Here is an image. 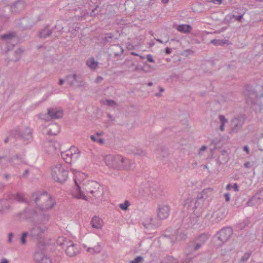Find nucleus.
Segmentation results:
<instances>
[{
    "mask_svg": "<svg viewBox=\"0 0 263 263\" xmlns=\"http://www.w3.org/2000/svg\"><path fill=\"white\" fill-rule=\"evenodd\" d=\"M105 162L109 167L117 170H128L134 164L129 159L120 155L107 156Z\"/></svg>",
    "mask_w": 263,
    "mask_h": 263,
    "instance_id": "f257e3e1",
    "label": "nucleus"
},
{
    "mask_svg": "<svg viewBox=\"0 0 263 263\" xmlns=\"http://www.w3.org/2000/svg\"><path fill=\"white\" fill-rule=\"evenodd\" d=\"M31 200L34 201L41 211L51 209L55 204L54 199L47 192L33 193Z\"/></svg>",
    "mask_w": 263,
    "mask_h": 263,
    "instance_id": "f03ea898",
    "label": "nucleus"
},
{
    "mask_svg": "<svg viewBox=\"0 0 263 263\" xmlns=\"http://www.w3.org/2000/svg\"><path fill=\"white\" fill-rule=\"evenodd\" d=\"M24 214L26 220L33 223H46L50 219L49 214L37 213L35 210L29 208L24 209Z\"/></svg>",
    "mask_w": 263,
    "mask_h": 263,
    "instance_id": "7ed1b4c3",
    "label": "nucleus"
},
{
    "mask_svg": "<svg viewBox=\"0 0 263 263\" xmlns=\"http://www.w3.org/2000/svg\"><path fill=\"white\" fill-rule=\"evenodd\" d=\"M57 242L65 250L66 254L73 257L78 254L80 252L79 245L74 243L71 240L64 237H59Z\"/></svg>",
    "mask_w": 263,
    "mask_h": 263,
    "instance_id": "20e7f679",
    "label": "nucleus"
},
{
    "mask_svg": "<svg viewBox=\"0 0 263 263\" xmlns=\"http://www.w3.org/2000/svg\"><path fill=\"white\" fill-rule=\"evenodd\" d=\"M51 176L55 181L62 183L67 180L68 172L63 165L57 163L51 168Z\"/></svg>",
    "mask_w": 263,
    "mask_h": 263,
    "instance_id": "39448f33",
    "label": "nucleus"
},
{
    "mask_svg": "<svg viewBox=\"0 0 263 263\" xmlns=\"http://www.w3.org/2000/svg\"><path fill=\"white\" fill-rule=\"evenodd\" d=\"M208 238L209 236L207 234L205 233L200 234L188 243L187 248L188 252L193 254L205 243Z\"/></svg>",
    "mask_w": 263,
    "mask_h": 263,
    "instance_id": "423d86ee",
    "label": "nucleus"
},
{
    "mask_svg": "<svg viewBox=\"0 0 263 263\" xmlns=\"http://www.w3.org/2000/svg\"><path fill=\"white\" fill-rule=\"evenodd\" d=\"M34 226L30 229L29 235L34 239L39 240L44 236L47 228L45 223H34Z\"/></svg>",
    "mask_w": 263,
    "mask_h": 263,
    "instance_id": "0eeeda50",
    "label": "nucleus"
},
{
    "mask_svg": "<svg viewBox=\"0 0 263 263\" xmlns=\"http://www.w3.org/2000/svg\"><path fill=\"white\" fill-rule=\"evenodd\" d=\"M65 80L69 85L73 88H80L85 86L81 75L76 73L66 76Z\"/></svg>",
    "mask_w": 263,
    "mask_h": 263,
    "instance_id": "6e6552de",
    "label": "nucleus"
},
{
    "mask_svg": "<svg viewBox=\"0 0 263 263\" xmlns=\"http://www.w3.org/2000/svg\"><path fill=\"white\" fill-rule=\"evenodd\" d=\"M233 234V229L230 227H226L221 229L216 234L217 238L219 242L218 246H222L227 242L231 237Z\"/></svg>",
    "mask_w": 263,
    "mask_h": 263,
    "instance_id": "1a4fd4ad",
    "label": "nucleus"
},
{
    "mask_svg": "<svg viewBox=\"0 0 263 263\" xmlns=\"http://www.w3.org/2000/svg\"><path fill=\"white\" fill-rule=\"evenodd\" d=\"M246 120L245 115H238L232 118L231 121V129L233 133H237L242 128Z\"/></svg>",
    "mask_w": 263,
    "mask_h": 263,
    "instance_id": "9d476101",
    "label": "nucleus"
},
{
    "mask_svg": "<svg viewBox=\"0 0 263 263\" xmlns=\"http://www.w3.org/2000/svg\"><path fill=\"white\" fill-rule=\"evenodd\" d=\"M86 192L90 197H93L95 198H99L102 195V192L100 185L96 182L91 181L89 183L85 188Z\"/></svg>",
    "mask_w": 263,
    "mask_h": 263,
    "instance_id": "9b49d317",
    "label": "nucleus"
},
{
    "mask_svg": "<svg viewBox=\"0 0 263 263\" xmlns=\"http://www.w3.org/2000/svg\"><path fill=\"white\" fill-rule=\"evenodd\" d=\"M32 129L30 127L26 126L24 128H18L16 130L12 132L11 135L15 137L21 138L25 140H30L32 138Z\"/></svg>",
    "mask_w": 263,
    "mask_h": 263,
    "instance_id": "f8f14e48",
    "label": "nucleus"
},
{
    "mask_svg": "<svg viewBox=\"0 0 263 263\" xmlns=\"http://www.w3.org/2000/svg\"><path fill=\"white\" fill-rule=\"evenodd\" d=\"M61 156L66 163H71L72 160H76L80 156V152L75 147H71L69 149L61 152Z\"/></svg>",
    "mask_w": 263,
    "mask_h": 263,
    "instance_id": "ddd939ff",
    "label": "nucleus"
},
{
    "mask_svg": "<svg viewBox=\"0 0 263 263\" xmlns=\"http://www.w3.org/2000/svg\"><path fill=\"white\" fill-rule=\"evenodd\" d=\"M60 144L56 141H46L44 142V148L46 153L50 155L55 154L59 149Z\"/></svg>",
    "mask_w": 263,
    "mask_h": 263,
    "instance_id": "4468645a",
    "label": "nucleus"
},
{
    "mask_svg": "<svg viewBox=\"0 0 263 263\" xmlns=\"http://www.w3.org/2000/svg\"><path fill=\"white\" fill-rule=\"evenodd\" d=\"M34 259L37 263H51V260L50 258L41 250L36 251L35 252L34 254Z\"/></svg>",
    "mask_w": 263,
    "mask_h": 263,
    "instance_id": "2eb2a0df",
    "label": "nucleus"
},
{
    "mask_svg": "<svg viewBox=\"0 0 263 263\" xmlns=\"http://www.w3.org/2000/svg\"><path fill=\"white\" fill-rule=\"evenodd\" d=\"M170 208L168 205L160 204L157 209V215L159 219H165L170 215Z\"/></svg>",
    "mask_w": 263,
    "mask_h": 263,
    "instance_id": "dca6fc26",
    "label": "nucleus"
},
{
    "mask_svg": "<svg viewBox=\"0 0 263 263\" xmlns=\"http://www.w3.org/2000/svg\"><path fill=\"white\" fill-rule=\"evenodd\" d=\"M259 200H263V187L248 201L247 204L248 206H254Z\"/></svg>",
    "mask_w": 263,
    "mask_h": 263,
    "instance_id": "f3484780",
    "label": "nucleus"
},
{
    "mask_svg": "<svg viewBox=\"0 0 263 263\" xmlns=\"http://www.w3.org/2000/svg\"><path fill=\"white\" fill-rule=\"evenodd\" d=\"M48 114L50 120L62 118L63 116V110L57 108H49Z\"/></svg>",
    "mask_w": 263,
    "mask_h": 263,
    "instance_id": "a211bd4d",
    "label": "nucleus"
},
{
    "mask_svg": "<svg viewBox=\"0 0 263 263\" xmlns=\"http://www.w3.org/2000/svg\"><path fill=\"white\" fill-rule=\"evenodd\" d=\"M151 191L147 188L146 184H143L137 192L135 193V196L136 198H144L147 197Z\"/></svg>",
    "mask_w": 263,
    "mask_h": 263,
    "instance_id": "6ab92c4d",
    "label": "nucleus"
},
{
    "mask_svg": "<svg viewBox=\"0 0 263 263\" xmlns=\"http://www.w3.org/2000/svg\"><path fill=\"white\" fill-rule=\"evenodd\" d=\"M25 2L23 0H17L11 6V11L13 13H19L25 8Z\"/></svg>",
    "mask_w": 263,
    "mask_h": 263,
    "instance_id": "aec40b11",
    "label": "nucleus"
},
{
    "mask_svg": "<svg viewBox=\"0 0 263 263\" xmlns=\"http://www.w3.org/2000/svg\"><path fill=\"white\" fill-rule=\"evenodd\" d=\"M248 98L247 99L246 102L248 104H255L258 98L260 97V96H258L257 92L253 89L248 90Z\"/></svg>",
    "mask_w": 263,
    "mask_h": 263,
    "instance_id": "412c9836",
    "label": "nucleus"
},
{
    "mask_svg": "<svg viewBox=\"0 0 263 263\" xmlns=\"http://www.w3.org/2000/svg\"><path fill=\"white\" fill-rule=\"evenodd\" d=\"M75 182L77 184V187L76 190L72 192L73 196L77 198L83 199L85 200H87L86 196L81 190L80 187L78 185L76 181H75Z\"/></svg>",
    "mask_w": 263,
    "mask_h": 263,
    "instance_id": "4be33fe9",
    "label": "nucleus"
},
{
    "mask_svg": "<svg viewBox=\"0 0 263 263\" xmlns=\"http://www.w3.org/2000/svg\"><path fill=\"white\" fill-rule=\"evenodd\" d=\"M91 224L92 228L100 229L103 226V221L99 217L94 216L91 221Z\"/></svg>",
    "mask_w": 263,
    "mask_h": 263,
    "instance_id": "5701e85b",
    "label": "nucleus"
},
{
    "mask_svg": "<svg viewBox=\"0 0 263 263\" xmlns=\"http://www.w3.org/2000/svg\"><path fill=\"white\" fill-rule=\"evenodd\" d=\"M116 39L114 38V36L111 33H107L103 35L102 37V41L103 44L107 43H111L114 41V40Z\"/></svg>",
    "mask_w": 263,
    "mask_h": 263,
    "instance_id": "b1692460",
    "label": "nucleus"
},
{
    "mask_svg": "<svg viewBox=\"0 0 263 263\" xmlns=\"http://www.w3.org/2000/svg\"><path fill=\"white\" fill-rule=\"evenodd\" d=\"M49 26L47 25L44 29H42L39 33V36L41 38L45 39L51 35L53 32V29H49Z\"/></svg>",
    "mask_w": 263,
    "mask_h": 263,
    "instance_id": "393cba45",
    "label": "nucleus"
},
{
    "mask_svg": "<svg viewBox=\"0 0 263 263\" xmlns=\"http://www.w3.org/2000/svg\"><path fill=\"white\" fill-rule=\"evenodd\" d=\"M124 50L123 48L119 45H115L112 49V54L114 57H118L123 54Z\"/></svg>",
    "mask_w": 263,
    "mask_h": 263,
    "instance_id": "a878e982",
    "label": "nucleus"
},
{
    "mask_svg": "<svg viewBox=\"0 0 263 263\" xmlns=\"http://www.w3.org/2000/svg\"><path fill=\"white\" fill-rule=\"evenodd\" d=\"M59 131V126L57 124H52L49 126L47 134L49 135H56Z\"/></svg>",
    "mask_w": 263,
    "mask_h": 263,
    "instance_id": "bb28decb",
    "label": "nucleus"
},
{
    "mask_svg": "<svg viewBox=\"0 0 263 263\" xmlns=\"http://www.w3.org/2000/svg\"><path fill=\"white\" fill-rule=\"evenodd\" d=\"M13 165H18L22 163V158L18 155H14L8 160Z\"/></svg>",
    "mask_w": 263,
    "mask_h": 263,
    "instance_id": "cd10ccee",
    "label": "nucleus"
},
{
    "mask_svg": "<svg viewBox=\"0 0 263 263\" xmlns=\"http://www.w3.org/2000/svg\"><path fill=\"white\" fill-rule=\"evenodd\" d=\"M177 29L180 32L187 33L191 31L192 27L190 25L183 24L178 26Z\"/></svg>",
    "mask_w": 263,
    "mask_h": 263,
    "instance_id": "c85d7f7f",
    "label": "nucleus"
},
{
    "mask_svg": "<svg viewBox=\"0 0 263 263\" xmlns=\"http://www.w3.org/2000/svg\"><path fill=\"white\" fill-rule=\"evenodd\" d=\"M131 152L135 155L141 157L146 156L147 154L145 150L138 147H134L132 149H131Z\"/></svg>",
    "mask_w": 263,
    "mask_h": 263,
    "instance_id": "c756f323",
    "label": "nucleus"
},
{
    "mask_svg": "<svg viewBox=\"0 0 263 263\" xmlns=\"http://www.w3.org/2000/svg\"><path fill=\"white\" fill-rule=\"evenodd\" d=\"M86 65L92 70L96 69L98 65V62L96 61L93 58L88 59L86 61Z\"/></svg>",
    "mask_w": 263,
    "mask_h": 263,
    "instance_id": "7c9ffc66",
    "label": "nucleus"
},
{
    "mask_svg": "<svg viewBox=\"0 0 263 263\" xmlns=\"http://www.w3.org/2000/svg\"><path fill=\"white\" fill-rule=\"evenodd\" d=\"M211 192V190L210 188L203 190L200 193H199L197 197V199H202V201L204 202V200L206 199L208 196V193Z\"/></svg>",
    "mask_w": 263,
    "mask_h": 263,
    "instance_id": "2f4dec72",
    "label": "nucleus"
},
{
    "mask_svg": "<svg viewBox=\"0 0 263 263\" xmlns=\"http://www.w3.org/2000/svg\"><path fill=\"white\" fill-rule=\"evenodd\" d=\"M9 201L7 199H3L0 200V212H4L9 209Z\"/></svg>",
    "mask_w": 263,
    "mask_h": 263,
    "instance_id": "473e14b6",
    "label": "nucleus"
},
{
    "mask_svg": "<svg viewBox=\"0 0 263 263\" xmlns=\"http://www.w3.org/2000/svg\"><path fill=\"white\" fill-rule=\"evenodd\" d=\"M176 240L180 241L184 240L186 238V234L184 233L181 230L178 229L176 233Z\"/></svg>",
    "mask_w": 263,
    "mask_h": 263,
    "instance_id": "72a5a7b5",
    "label": "nucleus"
},
{
    "mask_svg": "<svg viewBox=\"0 0 263 263\" xmlns=\"http://www.w3.org/2000/svg\"><path fill=\"white\" fill-rule=\"evenodd\" d=\"M192 254L188 252L186 256L181 260L180 263H192L193 259L197 256V255L192 256Z\"/></svg>",
    "mask_w": 263,
    "mask_h": 263,
    "instance_id": "f704fd0d",
    "label": "nucleus"
},
{
    "mask_svg": "<svg viewBox=\"0 0 263 263\" xmlns=\"http://www.w3.org/2000/svg\"><path fill=\"white\" fill-rule=\"evenodd\" d=\"M87 252L90 253H98L101 251V247L100 245L95 246L94 247H88L87 250Z\"/></svg>",
    "mask_w": 263,
    "mask_h": 263,
    "instance_id": "c9c22d12",
    "label": "nucleus"
},
{
    "mask_svg": "<svg viewBox=\"0 0 263 263\" xmlns=\"http://www.w3.org/2000/svg\"><path fill=\"white\" fill-rule=\"evenodd\" d=\"M228 42L229 41L228 40L214 39V40H212L210 41V43H211L214 45H216V46H218V45L223 46L224 44H227Z\"/></svg>",
    "mask_w": 263,
    "mask_h": 263,
    "instance_id": "e433bc0d",
    "label": "nucleus"
},
{
    "mask_svg": "<svg viewBox=\"0 0 263 263\" xmlns=\"http://www.w3.org/2000/svg\"><path fill=\"white\" fill-rule=\"evenodd\" d=\"M221 156H219L218 160L219 161H221V160L222 161H220V163H222L227 162V159L228 158V154H227V152L226 151H221Z\"/></svg>",
    "mask_w": 263,
    "mask_h": 263,
    "instance_id": "4c0bfd02",
    "label": "nucleus"
},
{
    "mask_svg": "<svg viewBox=\"0 0 263 263\" xmlns=\"http://www.w3.org/2000/svg\"><path fill=\"white\" fill-rule=\"evenodd\" d=\"M38 117L39 119L45 120V121H50L49 119V115L48 114V108L47 109V112L46 114L41 113L38 115Z\"/></svg>",
    "mask_w": 263,
    "mask_h": 263,
    "instance_id": "58836bf2",
    "label": "nucleus"
},
{
    "mask_svg": "<svg viewBox=\"0 0 263 263\" xmlns=\"http://www.w3.org/2000/svg\"><path fill=\"white\" fill-rule=\"evenodd\" d=\"M22 53V50L21 49L18 48L16 49L14 52V55L15 57V59L13 60L14 61H18L21 58V55Z\"/></svg>",
    "mask_w": 263,
    "mask_h": 263,
    "instance_id": "ea45409f",
    "label": "nucleus"
},
{
    "mask_svg": "<svg viewBox=\"0 0 263 263\" xmlns=\"http://www.w3.org/2000/svg\"><path fill=\"white\" fill-rule=\"evenodd\" d=\"M224 212L222 211L221 210H218L215 213L216 219L218 220H220L221 219H223L224 217Z\"/></svg>",
    "mask_w": 263,
    "mask_h": 263,
    "instance_id": "a19ab883",
    "label": "nucleus"
},
{
    "mask_svg": "<svg viewBox=\"0 0 263 263\" xmlns=\"http://www.w3.org/2000/svg\"><path fill=\"white\" fill-rule=\"evenodd\" d=\"M14 199L20 202H25V199L23 194L17 193L14 195Z\"/></svg>",
    "mask_w": 263,
    "mask_h": 263,
    "instance_id": "79ce46f5",
    "label": "nucleus"
},
{
    "mask_svg": "<svg viewBox=\"0 0 263 263\" xmlns=\"http://www.w3.org/2000/svg\"><path fill=\"white\" fill-rule=\"evenodd\" d=\"M203 203L204 202L202 201V199H197L194 202V206L193 207V209H197L201 207L203 204Z\"/></svg>",
    "mask_w": 263,
    "mask_h": 263,
    "instance_id": "37998d69",
    "label": "nucleus"
},
{
    "mask_svg": "<svg viewBox=\"0 0 263 263\" xmlns=\"http://www.w3.org/2000/svg\"><path fill=\"white\" fill-rule=\"evenodd\" d=\"M29 235L28 232H24L22 233L21 238V242L22 245H25L26 243V237Z\"/></svg>",
    "mask_w": 263,
    "mask_h": 263,
    "instance_id": "c03bdc74",
    "label": "nucleus"
},
{
    "mask_svg": "<svg viewBox=\"0 0 263 263\" xmlns=\"http://www.w3.org/2000/svg\"><path fill=\"white\" fill-rule=\"evenodd\" d=\"M249 224V220L248 219H245L242 222L239 223L237 225V227L239 229L242 230L246 227L248 226Z\"/></svg>",
    "mask_w": 263,
    "mask_h": 263,
    "instance_id": "a18cd8bd",
    "label": "nucleus"
},
{
    "mask_svg": "<svg viewBox=\"0 0 263 263\" xmlns=\"http://www.w3.org/2000/svg\"><path fill=\"white\" fill-rule=\"evenodd\" d=\"M103 104L109 106H115L117 105L116 102L112 100L106 99L105 101L103 102Z\"/></svg>",
    "mask_w": 263,
    "mask_h": 263,
    "instance_id": "49530a36",
    "label": "nucleus"
},
{
    "mask_svg": "<svg viewBox=\"0 0 263 263\" xmlns=\"http://www.w3.org/2000/svg\"><path fill=\"white\" fill-rule=\"evenodd\" d=\"M130 205V202L128 200H125L124 203H121L119 207L123 210L126 211L127 210L128 207Z\"/></svg>",
    "mask_w": 263,
    "mask_h": 263,
    "instance_id": "de8ad7c7",
    "label": "nucleus"
},
{
    "mask_svg": "<svg viewBox=\"0 0 263 263\" xmlns=\"http://www.w3.org/2000/svg\"><path fill=\"white\" fill-rule=\"evenodd\" d=\"M15 33L11 32L7 34H4L2 35V38L5 40L11 39L15 36Z\"/></svg>",
    "mask_w": 263,
    "mask_h": 263,
    "instance_id": "09e8293b",
    "label": "nucleus"
},
{
    "mask_svg": "<svg viewBox=\"0 0 263 263\" xmlns=\"http://www.w3.org/2000/svg\"><path fill=\"white\" fill-rule=\"evenodd\" d=\"M246 10L244 9H239L237 8L234 11V13L237 14L238 15H241L242 17L246 13Z\"/></svg>",
    "mask_w": 263,
    "mask_h": 263,
    "instance_id": "8fccbe9b",
    "label": "nucleus"
},
{
    "mask_svg": "<svg viewBox=\"0 0 263 263\" xmlns=\"http://www.w3.org/2000/svg\"><path fill=\"white\" fill-rule=\"evenodd\" d=\"M143 261V258L142 256H138L129 261L130 263H140Z\"/></svg>",
    "mask_w": 263,
    "mask_h": 263,
    "instance_id": "3c124183",
    "label": "nucleus"
},
{
    "mask_svg": "<svg viewBox=\"0 0 263 263\" xmlns=\"http://www.w3.org/2000/svg\"><path fill=\"white\" fill-rule=\"evenodd\" d=\"M251 254V252H246L244 254V255L241 257L240 260L242 262L247 261L249 257H250Z\"/></svg>",
    "mask_w": 263,
    "mask_h": 263,
    "instance_id": "603ef678",
    "label": "nucleus"
},
{
    "mask_svg": "<svg viewBox=\"0 0 263 263\" xmlns=\"http://www.w3.org/2000/svg\"><path fill=\"white\" fill-rule=\"evenodd\" d=\"M13 237H14V234H13V233L10 232V233H9L8 239V242L9 243H12L13 242H15V241H16L17 240L18 238L17 237H14V240H12V238Z\"/></svg>",
    "mask_w": 263,
    "mask_h": 263,
    "instance_id": "864d4df0",
    "label": "nucleus"
},
{
    "mask_svg": "<svg viewBox=\"0 0 263 263\" xmlns=\"http://www.w3.org/2000/svg\"><path fill=\"white\" fill-rule=\"evenodd\" d=\"M242 17H242L241 15H238L236 14L235 13L234 14H233L232 16L230 17V18L231 19L233 18L236 21H237L239 22H241Z\"/></svg>",
    "mask_w": 263,
    "mask_h": 263,
    "instance_id": "5fc2aeb1",
    "label": "nucleus"
},
{
    "mask_svg": "<svg viewBox=\"0 0 263 263\" xmlns=\"http://www.w3.org/2000/svg\"><path fill=\"white\" fill-rule=\"evenodd\" d=\"M219 119L221 122V124H225L228 122V120L224 116L222 115L219 116Z\"/></svg>",
    "mask_w": 263,
    "mask_h": 263,
    "instance_id": "6e6d98bb",
    "label": "nucleus"
},
{
    "mask_svg": "<svg viewBox=\"0 0 263 263\" xmlns=\"http://www.w3.org/2000/svg\"><path fill=\"white\" fill-rule=\"evenodd\" d=\"M166 263H180V262L173 257H168Z\"/></svg>",
    "mask_w": 263,
    "mask_h": 263,
    "instance_id": "4d7b16f0",
    "label": "nucleus"
},
{
    "mask_svg": "<svg viewBox=\"0 0 263 263\" xmlns=\"http://www.w3.org/2000/svg\"><path fill=\"white\" fill-rule=\"evenodd\" d=\"M146 58L148 62H151V63H155V60H154L153 57L151 54H147L146 55Z\"/></svg>",
    "mask_w": 263,
    "mask_h": 263,
    "instance_id": "13d9d810",
    "label": "nucleus"
},
{
    "mask_svg": "<svg viewBox=\"0 0 263 263\" xmlns=\"http://www.w3.org/2000/svg\"><path fill=\"white\" fill-rule=\"evenodd\" d=\"M98 8V6H97L95 8H94L93 9H92L91 10V12L90 13V16H93L96 15L98 13V12H96Z\"/></svg>",
    "mask_w": 263,
    "mask_h": 263,
    "instance_id": "bf43d9fd",
    "label": "nucleus"
},
{
    "mask_svg": "<svg viewBox=\"0 0 263 263\" xmlns=\"http://www.w3.org/2000/svg\"><path fill=\"white\" fill-rule=\"evenodd\" d=\"M224 196L225 197L226 201L227 202H229L230 200V195L229 193H226L224 194Z\"/></svg>",
    "mask_w": 263,
    "mask_h": 263,
    "instance_id": "052dcab7",
    "label": "nucleus"
},
{
    "mask_svg": "<svg viewBox=\"0 0 263 263\" xmlns=\"http://www.w3.org/2000/svg\"><path fill=\"white\" fill-rule=\"evenodd\" d=\"M103 80V78L101 76H98L95 80V82L96 83H100Z\"/></svg>",
    "mask_w": 263,
    "mask_h": 263,
    "instance_id": "680f3d73",
    "label": "nucleus"
},
{
    "mask_svg": "<svg viewBox=\"0 0 263 263\" xmlns=\"http://www.w3.org/2000/svg\"><path fill=\"white\" fill-rule=\"evenodd\" d=\"M219 142L220 140L218 139H215L212 141V144H213L214 146L217 145Z\"/></svg>",
    "mask_w": 263,
    "mask_h": 263,
    "instance_id": "e2e57ef3",
    "label": "nucleus"
},
{
    "mask_svg": "<svg viewBox=\"0 0 263 263\" xmlns=\"http://www.w3.org/2000/svg\"><path fill=\"white\" fill-rule=\"evenodd\" d=\"M232 189H233L236 192L239 191L238 185L236 183L232 185Z\"/></svg>",
    "mask_w": 263,
    "mask_h": 263,
    "instance_id": "0e129e2a",
    "label": "nucleus"
},
{
    "mask_svg": "<svg viewBox=\"0 0 263 263\" xmlns=\"http://www.w3.org/2000/svg\"><path fill=\"white\" fill-rule=\"evenodd\" d=\"M223 0H210V2L215 4H220Z\"/></svg>",
    "mask_w": 263,
    "mask_h": 263,
    "instance_id": "69168bd1",
    "label": "nucleus"
},
{
    "mask_svg": "<svg viewBox=\"0 0 263 263\" xmlns=\"http://www.w3.org/2000/svg\"><path fill=\"white\" fill-rule=\"evenodd\" d=\"M244 166L246 167V168H251V163L250 162L248 161V162H246L244 163Z\"/></svg>",
    "mask_w": 263,
    "mask_h": 263,
    "instance_id": "338daca9",
    "label": "nucleus"
},
{
    "mask_svg": "<svg viewBox=\"0 0 263 263\" xmlns=\"http://www.w3.org/2000/svg\"><path fill=\"white\" fill-rule=\"evenodd\" d=\"M207 147L205 145H202L199 149V154H200L201 151H204L206 150Z\"/></svg>",
    "mask_w": 263,
    "mask_h": 263,
    "instance_id": "774afa93",
    "label": "nucleus"
}]
</instances>
